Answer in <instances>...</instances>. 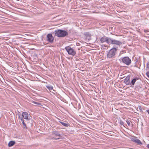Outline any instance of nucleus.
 <instances>
[{"label": "nucleus", "mask_w": 149, "mask_h": 149, "mask_svg": "<svg viewBox=\"0 0 149 149\" xmlns=\"http://www.w3.org/2000/svg\"><path fill=\"white\" fill-rule=\"evenodd\" d=\"M54 34L56 36L58 37H64L68 35V33L67 31L61 29L55 30Z\"/></svg>", "instance_id": "nucleus-1"}, {"label": "nucleus", "mask_w": 149, "mask_h": 149, "mask_svg": "<svg viewBox=\"0 0 149 149\" xmlns=\"http://www.w3.org/2000/svg\"><path fill=\"white\" fill-rule=\"evenodd\" d=\"M117 49L116 48L111 49L108 52L107 57L109 58H115L116 52Z\"/></svg>", "instance_id": "nucleus-2"}, {"label": "nucleus", "mask_w": 149, "mask_h": 149, "mask_svg": "<svg viewBox=\"0 0 149 149\" xmlns=\"http://www.w3.org/2000/svg\"><path fill=\"white\" fill-rule=\"evenodd\" d=\"M120 60L121 63L122 62L127 65H129L131 63V59L127 56L121 58Z\"/></svg>", "instance_id": "nucleus-3"}, {"label": "nucleus", "mask_w": 149, "mask_h": 149, "mask_svg": "<svg viewBox=\"0 0 149 149\" xmlns=\"http://www.w3.org/2000/svg\"><path fill=\"white\" fill-rule=\"evenodd\" d=\"M69 54L72 55L73 56H75L76 54V52L74 49L71 47L70 46H68L65 48Z\"/></svg>", "instance_id": "nucleus-4"}, {"label": "nucleus", "mask_w": 149, "mask_h": 149, "mask_svg": "<svg viewBox=\"0 0 149 149\" xmlns=\"http://www.w3.org/2000/svg\"><path fill=\"white\" fill-rule=\"evenodd\" d=\"M122 43L118 40L115 39H113L110 38L109 39V44H111L114 45H116L118 46H120L122 44Z\"/></svg>", "instance_id": "nucleus-5"}, {"label": "nucleus", "mask_w": 149, "mask_h": 149, "mask_svg": "<svg viewBox=\"0 0 149 149\" xmlns=\"http://www.w3.org/2000/svg\"><path fill=\"white\" fill-rule=\"evenodd\" d=\"M47 40L50 43H52L53 42L54 38L51 33L48 34L47 36Z\"/></svg>", "instance_id": "nucleus-6"}, {"label": "nucleus", "mask_w": 149, "mask_h": 149, "mask_svg": "<svg viewBox=\"0 0 149 149\" xmlns=\"http://www.w3.org/2000/svg\"><path fill=\"white\" fill-rule=\"evenodd\" d=\"M52 133L53 135H54L56 136L55 138H54V139H60L61 136L59 132L56 130L53 131Z\"/></svg>", "instance_id": "nucleus-7"}, {"label": "nucleus", "mask_w": 149, "mask_h": 149, "mask_svg": "<svg viewBox=\"0 0 149 149\" xmlns=\"http://www.w3.org/2000/svg\"><path fill=\"white\" fill-rule=\"evenodd\" d=\"M110 38H108L105 36H104L102 37L100 39V42H106L108 44H109V39Z\"/></svg>", "instance_id": "nucleus-8"}, {"label": "nucleus", "mask_w": 149, "mask_h": 149, "mask_svg": "<svg viewBox=\"0 0 149 149\" xmlns=\"http://www.w3.org/2000/svg\"><path fill=\"white\" fill-rule=\"evenodd\" d=\"M130 76L128 75L124 79V82L126 85H129L130 84Z\"/></svg>", "instance_id": "nucleus-9"}, {"label": "nucleus", "mask_w": 149, "mask_h": 149, "mask_svg": "<svg viewBox=\"0 0 149 149\" xmlns=\"http://www.w3.org/2000/svg\"><path fill=\"white\" fill-rule=\"evenodd\" d=\"M59 122L65 127H68L70 126V124L66 122L60 120Z\"/></svg>", "instance_id": "nucleus-10"}, {"label": "nucleus", "mask_w": 149, "mask_h": 149, "mask_svg": "<svg viewBox=\"0 0 149 149\" xmlns=\"http://www.w3.org/2000/svg\"><path fill=\"white\" fill-rule=\"evenodd\" d=\"M132 140L133 142L136 143L138 145H141L142 144V143L141 141L139 139L136 138H133L132 139Z\"/></svg>", "instance_id": "nucleus-11"}, {"label": "nucleus", "mask_w": 149, "mask_h": 149, "mask_svg": "<svg viewBox=\"0 0 149 149\" xmlns=\"http://www.w3.org/2000/svg\"><path fill=\"white\" fill-rule=\"evenodd\" d=\"M22 117L25 119L28 118V113L26 112H23L22 114Z\"/></svg>", "instance_id": "nucleus-12"}, {"label": "nucleus", "mask_w": 149, "mask_h": 149, "mask_svg": "<svg viewBox=\"0 0 149 149\" xmlns=\"http://www.w3.org/2000/svg\"><path fill=\"white\" fill-rule=\"evenodd\" d=\"M139 79V78L137 77L133 79L131 82L130 84L132 85H134L136 81Z\"/></svg>", "instance_id": "nucleus-13"}, {"label": "nucleus", "mask_w": 149, "mask_h": 149, "mask_svg": "<svg viewBox=\"0 0 149 149\" xmlns=\"http://www.w3.org/2000/svg\"><path fill=\"white\" fill-rule=\"evenodd\" d=\"M15 142L14 141H10L8 143V146L9 147H11L15 144Z\"/></svg>", "instance_id": "nucleus-14"}, {"label": "nucleus", "mask_w": 149, "mask_h": 149, "mask_svg": "<svg viewBox=\"0 0 149 149\" xmlns=\"http://www.w3.org/2000/svg\"><path fill=\"white\" fill-rule=\"evenodd\" d=\"M21 121H22V124L23 125V126H24V128H25L26 129L27 128V127H26V124L24 122V120L23 119V118H21Z\"/></svg>", "instance_id": "nucleus-15"}, {"label": "nucleus", "mask_w": 149, "mask_h": 149, "mask_svg": "<svg viewBox=\"0 0 149 149\" xmlns=\"http://www.w3.org/2000/svg\"><path fill=\"white\" fill-rule=\"evenodd\" d=\"M46 87L50 91L52 90L53 88V87L50 85L46 86Z\"/></svg>", "instance_id": "nucleus-16"}, {"label": "nucleus", "mask_w": 149, "mask_h": 149, "mask_svg": "<svg viewBox=\"0 0 149 149\" xmlns=\"http://www.w3.org/2000/svg\"><path fill=\"white\" fill-rule=\"evenodd\" d=\"M31 102L32 103H34V104H36V105H40V104L38 102H36L34 101H31Z\"/></svg>", "instance_id": "nucleus-17"}, {"label": "nucleus", "mask_w": 149, "mask_h": 149, "mask_svg": "<svg viewBox=\"0 0 149 149\" xmlns=\"http://www.w3.org/2000/svg\"><path fill=\"white\" fill-rule=\"evenodd\" d=\"M126 122L127 124V125H129V126H130V122L129 121H128V120H126Z\"/></svg>", "instance_id": "nucleus-18"}, {"label": "nucleus", "mask_w": 149, "mask_h": 149, "mask_svg": "<svg viewBox=\"0 0 149 149\" xmlns=\"http://www.w3.org/2000/svg\"><path fill=\"white\" fill-rule=\"evenodd\" d=\"M146 67L149 69V62H148L146 64Z\"/></svg>", "instance_id": "nucleus-19"}, {"label": "nucleus", "mask_w": 149, "mask_h": 149, "mask_svg": "<svg viewBox=\"0 0 149 149\" xmlns=\"http://www.w3.org/2000/svg\"><path fill=\"white\" fill-rule=\"evenodd\" d=\"M120 123L121 125H123V124H124V122L122 120H120Z\"/></svg>", "instance_id": "nucleus-20"}, {"label": "nucleus", "mask_w": 149, "mask_h": 149, "mask_svg": "<svg viewBox=\"0 0 149 149\" xmlns=\"http://www.w3.org/2000/svg\"><path fill=\"white\" fill-rule=\"evenodd\" d=\"M146 75L149 78V71L147 72Z\"/></svg>", "instance_id": "nucleus-21"}, {"label": "nucleus", "mask_w": 149, "mask_h": 149, "mask_svg": "<svg viewBox=\"0 0 149 149\" xmlns=\"http://www.w3.org/2000/svg\"><path fill=\"white\" fill-rule=\"evenodd\" d=\"M139 109L140 110H141V106H139Z\"/></svg>", "instance_id": "nucleus-22"}, {"label": "nucleus", "mask_w": 149, "mask_h": 149, "mask_svg": "<svg viewBox=\"0 0 149 149\" xmlns=\"http://www.w3.org/2000/svg\"><path fill=\"white\" fill-rule=\"evenodd\" d=\"M20 118V116L19 115H18V118L19 119H20L21 120V118Z\"/></svg>", "instance_id": "nucleus-23"}, {"label": "nucleus", "mask_w": 149, "mask_h": 149, "mask_svg": "<svg viewBox=\"0 0 149 149\" xmlns=\"http://www.w3.org/2000/svg\"><path fill=\"white\" fill-rule=\"evenodd\" d=\"M146 111L148 112V114H149V110L148 109L146 110Z\"/></svg>", "instance_id": "nucleus-24"}, {"label": "nucleus", "mask_w": 149, "mask_h": 149, "mask_svg": "<svg viewBox=\"0 0 149 149\" xmlns=\"http://www.w3.org/2000/svg\"><path fill=\"white\" fill-rule=\"evenodd\" d=\"M148 148H149V144H148L147 146H146Z\"/></svg>", "instance_id": "nucleus-25"}, {"label": "nucleus", "mask_w": 149, "mask_h": 149, "mask_svg": "<svg viewBox=\"0 0 149 149\" xmlns=\"http://www.w3.org/2000/svg\"><path fill=\"white\" fill-rule=\"evenodd\" d=\"M80 107H79V109H80Z\"/></svg>", "instance_id": "nucleus-26"}]
</instances>
